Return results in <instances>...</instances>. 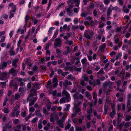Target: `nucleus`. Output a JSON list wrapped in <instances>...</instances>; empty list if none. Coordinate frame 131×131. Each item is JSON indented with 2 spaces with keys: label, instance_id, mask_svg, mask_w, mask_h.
Listing matches in <instances>:
<instances>
[{
  "label": "nucleus",
  "instance_id": "1",
  "mask_svg": "<svg viewBox=\"0 0 131 131\" xmlns=\"http://www.w3.org/2000/svg\"><path fill=\"white\" fill-rule=\"evenodd\" d=\"M93 32L90 30L89 29L85 30L83 34V37L84 38H86L88 39H90L91 37L90 36H92L93 35Z\"/></svg>",
  "mask_w": 131,
  "mask_h": 131
},
{
  "label": "nucleus",
  "instance_id": "2",
  "mask_svg": "<svg viewBox=\"0 0 131 131\" xmlns=\"http://www.w3.org/2000/svg\"><path fill=\"white\" fill-rule=\"evenodd\" d=\"M16 5L12 2L10 3L8 5V9L11 7V9L10 11H9V13H11L12 12L15 13L17 10L16 9Z\"/></svg>",
  "mask_w": 131,
  "mask_h": 131
},
{
  "label": "nucleus",
  "instance_id": "3",
  "mask_svg": "<svg viewBox=\"0 0 131 131\" xmlns=\"http://www.w3.org/2000/svg\"><path fill=\"white\" fill-rule=\"evenodd\" d=\"M62 44L61 43L60 38H57L55 39L54 46V48H56L59 46L61 45Z\"/></svg>",
  "mask_w": 131,
  "mask_h": 131
},
{
  "label": "nucleus",
  "instance_id": "4",
  "mask_svg": "<svg viewBox=\"0 0 131 131\" xmlns=\"http://www.w3.org/2000/svg\"><path fill=\"white\" fill-rule=\"evenodd\" d=\"M7 73L4 72L3 73L1 72L0 75V79L1 80L5 81L7 80Z\"/></svg>",
  "mask_w": 131,
  "mask_h": 131
},
{
  "label": "nucleus",
  "instance_id": "5",
  "mask_svg": "<svg viewBox=\"0 0 131 131\" xmlns=\"http://www.w3.org/2000/svg\"><path fill=\"white\" fill-rule=\"evenodd\" d=\"M58 81L57 76H55L53 79L52 83H54L53 85V86L54 87H57L58 85Z\"/></svg>",
  "mask_w": 131,
  "mask_h": 131
},
{
  "label": "nucleus",
  "instance_id": "6",
  "mask_svg": "<svg viewBox=\"0 0 131 131\" xmlns=\"http://www.w3.org/2000/svg\"><path fill=\"white\" fill-rule=\"evenodd\" d=\"M9 73L12 74L13 76H15L17 74L16 70L14 69L13 67L9 70Z\"/></svg>",
  "mask_w": 131,
  "mask_h": 131
},
{
  "label": "nucleus",
  "instance_id": "7",
  "mask_svg": "<svg viewBox=\"0 0 131 131\" xmlns=\"http://www.w3.org/2000/svg\"><path fill=\"white\" fill-rule=\"evenodd\" d=\"M111 7H112V6L111 5H110L107 10V19H108L110 18V16L112 12V10L111 9Z\"/></svg>",
  "mask_w": 131,
  "mask_h": 131
},
{
  "label": "nucleus",
  "instance_id": "8",
  "mask_svg": "<svg viewBox=\"0 0 131 131\" xmlns=\"http://www.w3.org/2000/svg\"><path fill=\"white\" fill-rule=\"evenodd\" d=\"M52 103L50 102L49 100H48L47 101V103L46 104L45 106L47 107V110L49 111L51 109V105Z\"/></svg>",
  "mask_w": 131,
  "mask_h": 131
},
{
  "label": "nucleus",
  "instance_id": "9",
  "mask_svg": "<svg viewBox=\"0 0 131 131\" xmlns=\"http://www.w3.org/2000/svg\"><path fill=\"white\" fill-rule=\"evenodd\" d=\"M66 101H67V102H69L70 100H69V99H67L66 97H62L60 100L59 102L60 104L65 103L66 102Z\"/></svg>",
  "mask_w": 131,
  "mask_h": 131
},
{
  "label": "nucleus",
  "instance_id": "10",
  "mask_svg": "<svg viewBox=\"0 0 131 131\" xmlns=\"http://www.w3.org/2000/svg\"><path fill=\"white\" fill-rule=\"evenodd\" d=\"M62 94L66 95V97L67 99H69L70 97V95L66 90H64L62 91Z\"/></svg>",
  "mask_w": 131,
  "mask_h": 131
},
{
  "label": "nucleus",
  "instance_id": "11",
  "mask_svg": "<svg viewBox=\"0 0 131 131\" xmlns=\"http://www.w3.org/2000/svg\"><path fill=\"white\" fill-rule=\"evenodd\" d=\"M33 98V99H30V101H31L32 102H30L29 103V105L30 106H31L33 105L34 104L35 101L37 100V97Z\"/></svg>",
  "mask_w": 131,
  "mask_h": 131
},
{
  "label": "nucleus",
  "instance_id": "12",
  "mask_svg": "<svg viewBox=\"0 0 131 131\" xmlns=\"http://www.w3.org/2000/svg\"><path fill=\"white\" fill-rule=\"evenodd\" d=\"M16 83L13 80H10V81L9 84V88H12L14 86L15 84Z\"/></svg>",
  "mask_w": 131,
  "mask_h": 131
},
{
  "label": "nucleus",
  "instance_id": "13",
  "mask_svg": "<svg viewBox=\"0 0 131 131\" xmlns=\"http://www.w3.org/2000/svg\"><path fill=\"white\" fill-rule=\"evenodd\" d=\"M67 12L68 13H69V16H73V13L71 11V9L69 8H67L66 9Z\"/></svg>",
  "mask_w": 131,
  "mask_h": 131
},
{
  "label": "nucleus",
  "instance_id": "14",
  "mask_svg": "<svg viewBox=\"0 0 131 131\" xmlns=\"http://www.w3.org/2000/svg\"><path fill=\"white\" fill-rule=\"evenodd\" d=\"M54 114L53 113H52L50 115V121L52 122H54Z\"/></svg>",
  "mask_w": 131,
  "mask_h": 131
},
{
  "label": "nucleus",
  "instance_id": "15",
  "mask_svg": "<svg viewBox=\"0 0 131 131\" xmlns=\"http://www.w3.org/2000/svg\"><path fill=\"white\" fill-rule=\"evenodd\" d=\"M55 28V27H51L49 28V30L48 31L49 34H48L49 36L51 35L52 33V31Z\"/></svg>",
  "mask_w": 131,
  "mask_h": 131
},
{
  "label": "nucleus",
  "instance_id": "16",
  "mask_svg": "<svg viewBox=\"0 0 131 131\" xmlns=\"http://www.w3.org/2000/svg\"><path fill=\"white\" fill-rule=\"evenodd\" d=\"M43 113L45 115H48L49 114L48 112L47 111L45 107H43Z\"/></svg>",
  "mask_w": 131,
  "mask_h": 131
},
{
  "label": "nucleus",
  "instance_id": "17",
  "mask_svg": "<svg viewBox=\"0 0 131 131\" xmlns=\"http://www.w3.org/2000/svg\"><path fill=\"white\" fill-rule=\"evenodd\" d=\"M68 81L66 80L63 83V85L65 88H67L68 86Z\"/></svg>",
  "mask_w": 131,
  "mask_h": 131
},
{
  "label": "nucleus",
  "instance_id": "18",
  "mask_svg": "<svg viewBox=\"0 0 131 131\" xmlns=\"http://www.w3.org/2000/svg\"><path fill=\"white\" fill-rule=\"evenodd\" d=\"M95 5L93 3H91L89 7H88V9H93L94 8Z\"/></svg>",
  "mask_w": 131,
  "mask_h": 131
},
{
  "label": "nucleus",
  "instance_id": "19",
  "mask_svg": "<svg viewBox=\"0 0 131 131\" xmlns=\"http://www.w3.org/2000/svg\"><path fill=\"white\" fill-rule=\"evenodd\" d=\"M79 27L78 25L75 26L73 25L71 27L72 30L74 31H75V30L78 29H79Z\"/></svg>",
  "mask_w": 131,
  "mask_h": 131
},
{
  "label": "nucleus",
  "instance_id": "20",
  "mask_svg": "<svg viewBox=\"0 0 131 131\" xmlns=\"http://www.w3.org/2000/svg\"><path fill=\"white\" fill-rule=\"evenodd\" d=\"M125 71L124 69H122L121 70V72L120 73L119 75V76L120 77H121V74L122 75V76H124L125 74Z\"/></svg>",
  "mask_w": 131,
  "mask_h": 131
},
{
  "label": "nucleus",
  "instance_id": "21",
  "mask_svg": "<svg viewBox=\"0 0 131 131\" xmlns=\"http://www.w3.org/2000/svg\"><path fill=\"white\" fill-rule=\"evenodd\" d=\"M123 125L122 123L117 124V126L119 128L120 131H121L123 128Z\"/></svg>",
  "mask_w": 131,
  "mask_h": 131
},
{
  "label": "nucleus",
  "instance_id": "22",
  "mask_svg": "<svg viewBox=\"0 0 131 131\" xmlns=\"http://www.w3.org/2000/svg\"><path fill=\"white\" fill-rule=\"evenodd\" d=\"M1 17L4 18L5 19L7 20L8 18V16L7 14H4L1 16Z\"/></svg>",
  "mask_w": 131,
  "mask_h": 131
},
{
  "label": "nucleus",
  "instance_id": "23",
  "mask_svg": "<svg viewBox=\"0 0 131 131\" xmlns=\"http://www.w3.org/2000/svg\"><path fill=\"white\" fill-rule=\"evenodd\" d=\"M74 110H75V112L77 113H79L81 111V109L79 107H78L76 106L75 107Z\"/></svg>",
  "mask_w": 131,
  "mask_h": 131
},
{
  "label": "nucleus",
  "instance_id": "24",
  "mask_svg": "<svg viewBox=\"0 0 131 131\" xmlns=\"http://www.w3.org/2000/svg\"><path fill=\"white\" fill-rule=\"evenodd\" d=\"M0 83L2 85L3 88H4L6 87V82H1Z\"/></svg>",
  "mask_w": 131,
  "mask_h": 131
},
{
  "label": "nucleus",
  "instance_id": "25",
  "mask_svg": "<svg viewBox=\"0 0 131 131\" xmlns=\"http://www.w3.org/2000/svg\"><path fill=\"white\" fill-rule=\"evenodd\" d=\"M31 82H29L27 86V90H30L31 88Z\"/></svg>",
  "mask_w": 131,
  "mask_h": 131
},
{
  "label": "nucleus",
  "instance_id": "26",
  "mask_svg": "<svg viewBox=\"0 0 131 131\" xmlns=\"http://www.w3.org/2000/svg\"><path fill=\"white\" fill-rule=\"evenodd\" d=\"M87 60L86 57H84L83 59H82L81 62L83 64H84L87 61Z\"/></svg>",
  "mask_w": 131,
  "mask_h": 131
},
{
  "label": "nucleus",
  "instance_id": "27",
  "mask_svg": "<svg viewBox=\"0 0 131 131\" xmlns=\"http://www.w3.org/2000/svg\"><path fill=\"white\" fill-rule=\"evenodd\" d=\"M29 19V15H26L25 17V22L26 23H27Z\"/></svg>",
  "mask_w": 131,
  "mask_h": 131
},
{
  "label": "nucleus",
  "instance_id": "28",
  "mask_svg": "<svg viewBox=\"0 0 131 131\" xmlns=\"http://www.w3.org/2000/svg\"><path fill=\"white\" fill-rule=\"evenodd\" d=\"M7 62H6L5 61L3 62L2 65H1L2 66L3 68L6 67L7 66Z\"/></svg>",
  "mask_w": 131,
  "mask_h": 131
},
{
  "label": "nucleus",
  "instance_id": "29",
  "mask_svg": "<svg viewBox=\"0 0 131 131\" xmlns=\"http://www.w3.org/2000/svg\"><path fill=\"white\" fill-rule=\"evenodd\" d=\"M71 124L69 123H68L66 126L65 128V130H68L71 127Z\"/></svg>",
  "mask_w": 131,
  "mask_h": 131
},
{
  "label": "nucleus",
  "instance_id": "30",
  "mask_svg": "<svg viewBox=\"0 0 131 131\" xmlns=\"http://www.w3.org/2000/svg\"><path fill=\"white\" fill-rule=\"evenodd\" d=\"M74 2L77 3L75 5V6L76 7H78L79 6L80 4L79 0H74Z\"/></svg>",
  "mask_w": 131,
  "mask_h": 131
},
{
  "label": "nucleus",
  "instance_id": "31",
  "mask_svg": "<svg viewBox=\"0 0 131 131\" xmlns=\"http://www.w3.org/2000/svg\"><path fill=\"white\" fill-rule=\"evenodd\" d=\"M20 97V96L18 93H16L15 95V99L16 100H18Z\"/></svg>",
  "mask_w": 131,
  "mask_h": 131
},
{
  "label": "nucleus",
  "instance_id": "32",
  "mask_svg": "<svg viewBox=\"0 0 131 131\" xmlns=\"http://www.w3.org/2000/svg\"><path fill=\"white\" fill-rule=\"evenodd\" d=\"M122 55V53H119L117 55L115 59L116 60H117L119 58L121 57Z\"/></svg>",
  "mask_w": 131,
  "mask_h": 131
},
{
  "label": "nucleus",
  "instance_id": "33",
  "mask_svg": "<svg viewBox=\"0 0 131 131\" xmlns=\"http://www.w3.org/2000/svg\"><path fill=\"white\" fill-rule=\"evenodd\" d=\"M92 112V106H91L90 109L87 110V113H91Z\"/></svg>",
  "mask_w": 131,
  "mask_h": 131
},
{
  "label": "nucleus",
  "instance_id": "34",
  "mask_svg": "<svg viewBox=\"0 0 131 131\" xmlns=\"http://www.w3.org/2000/svg\"><path fill=\"white\" fill-rule=\"evenodd\" d=\"M58 30H56V31H55V32H54V35H53V37H52V38L53 39H54L57 36V35L58 34Z\"/></svg>",
  "mask_w": 131,
  "mask_h": 131
},
{
  "label": "nucleus",
  "instance_id": "35",
  "mask_svg": "<svg viewBox=\"0 0 131 131\" xmlns=\"http://www.w3.org/2000/svg\"><path fill=\"white\" fill-rule=\"evenodd\" d=\"M130 125L129 122H127L124 124V127L125 128H127Z\"/></svg>",
  "mask_w": 131,
  "mask_h": 131
},
{
  "label": "nucleus",
  "instance_id": "36",
  "mask_svg": "<svg viewBox=\"0 0 131 131\" xmlns=\"http://www.w3.org/2000/svg\"><path fill=\"white\" fill-rule=\"evenodd\" d=\"M5 37L4 36H2L0 40V42L2 43L4 42L5 41Z\"/></svg>",
  "mask_w": 131,
  "mask_h": 131
},
{
  "label": "nucleus",
  "instance_id": "37",
  "mask_svg": "<svg viewBox=\"0 0 131 131\" xmlns=\"http://www.w3.org/2000/svg\"><path fill=\"white\" fill-rule=\"evenodd\" d=\"M76 131H83V129L81 127H76Z\"/></svg>",
  "mask_w": 131,
  "mask_h": 131
},
{
  "label": "nucleus",
  "instance_id": "38",
  "mask_svg": "<svg viewBox=\"0 0 131 131\" xmlns=\"http://www.w3.org/2000/svg\"><path fill=\"white\" fill-rule=\"evenodd\" d=\"M96 85H98L99 86L101 85V82L99 79H96Z\"/></svg>",
  "mask_w": 131,
  "mask_h": 131
},
{
  "label": "nucleus",
  "instance_id": "39",
  "mask_svg": "<svg viewBox=\"0 0 131 131\" xmlns=\"http://www.w3.org/2000/svg\"><path fill=\"white\" fill-rule=\"evenodd\" d=\"M34 86L37 89H40L41 87L40 85L38 83H36L35 84Z\"/></svg>",
  "mask_w": 131,
  "mask_h": 131
},
{
  "label": "nucleus",
  "instance_id": "40",
  "mask_svg": "<svg viewBox=\"0 0 131 131\" xmlns=\"http://www.w3.org/2000/svg\"><path fill=\"white\" fill-rule=\"evenodd\" d=\"M79 93L78 92H77L76 94H74L73 95V97L74 99H77L78 97V95Z\"/></svg>",
  "mask_w": 131,
  "mask_h": 131
},
{
  "label": "nucleus",
  "instance_id": "41",
  "mask_svg": "<svg viewBox=\"0 0 131 131\" xmlns=\"http://www.w3.org/2000/svg\"><path fill=\"white\" fill-rule=\"evenodd\" d=\"M81 16L83 17H86L87 16V13H82L81 14Z\"/></svg>",
  "mask_w": 131,
  "mask_h": 131
},
{
  "label": "nucleus",
  "instance_id": "42",
  "mask_svg": "<svg viewBox=\"0 0 131 131\" xmlns=\"http://www.w3.org/2000/svg\"><path fill=\"white\" fill-rule=\"evenodd\" d=\"M80 83L81 85L82 86H85L86 85V84L85 83L84 80H83L81 81Z\"/></svg>",
  "mask_w": 131,
  "mask_h": 131
},
{
  "label": "nucleus",
  "instance_id": "43",
  "mask_svg": "<svg viewBox=\"0 0 131 131\" xmlns=\"http://www.w3.org/2000/svg\"><path fill=\"white\" fill-rule=\"evenodd\" d=\"M26 62L28 66L30 67H32V64L30 62H29L28 60H27Z\"/></svg>",
  "mask_w": 131,
  "mask_h": 131
},
{
  "label": "nucleus",
  "instance_id": "44",
  "mask_svg": "<svg viewBox=\"0 0 131 131\" xmlns=\"http://www.w3.org/2000/svg\"><path fill=\"white\" fill-rule=\"evenodd\" d=\"M26 113L25 111H24L23 112H22L21 115L23 117H25L26 115Z\"/></svg>",
  "mask_w": 131,
  "mask_h": 131
},
{
  "label": "nucleus",
  "instance_id": "45",
  "mask_svg": "<svg viewBox=\"0 0 131 131\" xmlns=\"http://www.w3.org/2000/svg\"><path fill=\"white\" fill-rule=\"evenodd\" d=\"M13 89L15 90H17L18 88V86L17 84L16 83L15 84L14 86L13 87Z\"/></svg>",
  "mask_w": 131,
  "mask_h": 131
},
{
  "label": "nucleus",
  "instance_id": "46",
  "mask_svg": "<svg viewBox=\"0 0 131 131\" xmlns=\"http://www.w3.org/2000/svg\"><path fill=\"white\" fill-rule=\"evenodd\" d=\"M71 21V19L70 18H66L65 19V21L66 22H70Z\"/></svg>",
  "mask_w": 131,
  "mask_h": 131
},
{
  "label": "nucleus",
  "instance_id": "47",
  "mask_svg": "<svg viewBox=\"0 0 131 131\" xmlns=\"http://www.w3.org/2000/svg\"><path fill=\"white\" fill-rule=\"evenodd\" d=\"M121 80H118L116 82V84L117 86L118 87H119L121 83Z\"/></svg>",
  "mask_w": 131,
  "mask_h": 131
},
{
  "label": "nucleus",
  "instance_id": "48",
  "mask_svg": "<svg viewBox=\"0 0 131 131\" xmlns=\"http://www.w3.org/2000/svg\"><path fill=\"white\" fill-rule=\"evenodd\" d=\"M103 72V68H101L99 71L97 73V74L98 75H99L102 73Z\"/></svg>",
  "mask_w": 131,
  "mask_h": 131
},
{
  "label": "nucleus",
  "instance_id": "49",
  "mask_svg": "<svg viewBox=\"0 0 131 131\" xmlns=\"http://www.w3.org/2000/svg\"><path fill=\"white\" fill-rule=\"evenodd\" d=\"M9 53L11 56L14 55L15 54V52L13 50H10Z\"/></svg>",
  "mask_w": 131,
  "mask_h": 131
},
{
  "label": "nucleus",
  "instance_id": "50",
  "mask_svg": "<svg viewBox=\"0 0 131 131\" xmlns=\"http://www.w3.org/2000/svg\"><path fill=\"white\" fill-rule=\"evenodd\" d=\"M86 125L87 126V128L89 129V128L91 126H90V122H88L86 123Z\"/></svg>",
  "mask_w": 131,
  "mask_h": 131
},
{
  "label": "nucleus",
  "instance_id": "51",
  "mask_svg": "<svg viewBox=\"0 0 131 131\" xmlns=\"http://www.w3.org/2000/svg\"><path fill=\"white\" fill-rule=\"evenodd\" d=\"M3 112L7 114L9 112V111L8 109L5 108L4 109Z\"/></svg>",
  "mask_w": 131,
  "mask_h": 131
},
{
  "label": "nucleus",
  "instance_id": "52",
  "mask_svg": "<svg viewBox=\"0 0 131 131\" xmlns=\"http://www.w3.org/2000/svg\"><path fill=\"white\" fill-rule=\"evenodd\" d=\"M19 122V120L18 119H15L13 121V123L15 124H16L18 123Z\"/></svg>",
  "mask_w": 131,
  "mask_h": 131
},
{
  "label": "nucleus",
  "instance_id": "53",
  "mask_svg": "<svg viewBox=\"0 0 131 131\" xmlns=\"http://www.w3.org/2000/svg\"><path fill=\"white\" fill-rule=\"evenodd\" d=\"M74 2V0H68L67 1V3L68 4L69 3L73 4Z\"/></svg>",
  "mask_w": 131,
  "mask_h": 131
},
{
  "label": "nucleus",
  "instance_id": "54",
  "mask_svg": "<svg viewBox=\"0 0 131 131\" xmlns=\"http://www.w3.org/2000/svg\"><path fill=\"white\" fill-rule=\"evenodd\" d=\"M5 126L9 129H10L11 128L12 126V125H9L8 124L6 123L5 124Z\"/></svg>",
  "mask_w": 131,
  "mask_h": 131
},
{
  "label": "nucleus",
  "instance_id": "55",
  "mask_svg": "<svg viewBox=\"0 0 131 131\" xmlns=\"http://www.w3.org/2000/svg\"><path fill=\"white\" fill-rule=\"evenodd\" d=\"M131 119V116L130 115H128L126 117V120L127 121H129Z\"/></svg>",
  "mask_w": 131,
  "mask_h": 131
},
{
  "label": "nucleus",
  "instance_id": "56",
  "mask_svg": "<svg viewBox=\"0 0 131 131\" xmlns=\"http://www.w3.org/2000/svg\"><path fill=\"white\" fill-rule=\"evenodd\" d=\"M88 58L89 60L90 61H91L92 60V56L91 55L88 56Z\"/></svg>",
  "mask_w": 131,
  "mask_h": 131
},
{
  "label": "nucleus",
  "instance_id": "57",
  "mask_svg": "<svg viewBox=\"0 0 131 131\" xmlns=\"http://www.w3.org/2000/svg\"><path fill=\"white\" fill-rule=\"evenodd\" d=\"M124 18L125 19H126L128 21L130 19V17L128 15H125L124 16Z\"/></svg>",
  "mask_w": 131,
  "mask_h": 131
},
{
  "label": "nucleus",
  "instance_id": "58",
  "mask_svg": "<svg viewBox=\"0 0 131 131\" xmlns=\"http://www.w3.org/2000/svg\"><path fill=\"white\" fill-rule=\"evenodd\" d=\"M74 22L75 24H77L78 22V18H75L74 20Z\"/></svg>",
  "mask_w": 131,
  "mask_h": 131
},
{
  "label": "nucleus",
  "instance_id": "59",
  "mask_svg": "<svg viewBox=\"0 0 131 131\" xmlns=\"http://www.w3.org/2000/svg\"><path fill=\"white\" fill-rule=\"evenodd\" d=\"M35 110V109L33 107H30L29 109V111L30 112H33Z\"/></svg>",
  "mask_w": 131,
  "mask_h": 131
},
{
  "label": "nucleus",
  "instance_id": "60",
  "mask_svg": "<svg viewBox=\"0 0 131 131\" xmlns=\"http://www.w3.org/2000/svg\"><path fill=\"white\" fill-rule=\"evenodd\" d=\"M5 116H4L2 118V120L3 122H4L5 121H6L7 119V118L6 117V116L7 115L4 114V115Z\"/></svg>",
  "mask_w": 131,
  "mask_h": 131
},
{
  "label": "nucleus",
  "instance_id": "61",
  "mask_svg": "<svg viewBox=\"0 0 131 131\" xmlns=\"http://www.w3.org/2000/svg\"><path fill=\"white\" fill-rule=\"evenodd\" d=\"M85 94L86 96V97L88 98L90 96V94L89 93L88 91H86L85 92Z\"/></svg>",
  "mask_w": 131,
  "mask_h": 131
},
{
  "label": "nucleus",
  "instance_id": "62",
  "mask_svg": "<svg viewBox=\"0 0 131 131\" xmlns=\"http://www.w3.org/2000/svg\"><path fill=\"white\" fill-rule=\"evenodd\" d=\"M119 39L118 38H117L115 40L114 42L115 44H117L119 42Z\"/></svg>",
  "mask_w": 131,
  "mask_h": 131
},
{
  "label": "nucleus",
  "instance_id": "63",
  "mask_svg": "<svg viewBox=\"0 0 131 131\" xmlns=\"http://www.w3.org/2000/svg\"><path fill=\"white\" fill-rule=\"evenodd\" d=\"M63 72L62 70L61 69H59L58 70V73L59 74H60V73Z\"/></svg>",
  "mask_w": 131,
  "mask_h": 131
},
{
  "label": "nucleus",
  "instance_id": "64",
  "mask_svg": "<svg viewBox=\"0 0 131 131\" xmlns=\"http://www.w3.org/2000/svg\"><path fill=\"white\" fill-rule=\"evenodd\" d=\"M113 127L112 125H110L108 128V131H111L113 129Z\"/></svg>",
  "mask_w": 131,
  "mask_h": 131
}]
</instances>
